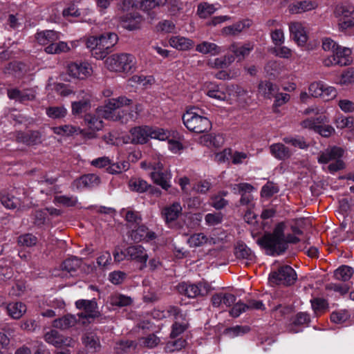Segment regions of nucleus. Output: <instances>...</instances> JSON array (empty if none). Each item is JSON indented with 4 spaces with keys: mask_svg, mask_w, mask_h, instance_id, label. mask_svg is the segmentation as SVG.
Returning <instances> with one entry per match:
<instances>
[{
    "mask_svg": "<svg viewBox=\"0 0 354 354\" xmlns=\"http://www.w3.org/2000/svg\"><path fill=\"white\" fill-rule=\"evenodd\" d=\"M285 224L278 223L272 233L266 234L257 240V243L266 250L268 254L279 255L283 253L287 248L288 243H297L299 239L295 234H301L302 232L297 227H292V231L294 234H284Z\"/></svg>",
    "mask_w": 354,
    "mask_h": 354,
    "instance_id": "nucleus-1",
    "label": "nucleus"
},
{
    "mask_svg": "<svg viewBox=\"0 0 354 354\" xmlns=\"http://www.w3.org/2000/svg\"><path fill=\"white\" fill-rule=\"evenodd\" d=\"M194 109L188 110L182 117L183 124L190 131L196 133H201L209 131L212 128V123L209 120L204 116L200 115L193 111Z\"/></svg>",
    "mask_w": 354,
    "mask_h": 354,
    "instance_id": "nucleus-2",
    "label": "nucleus"
},
{
    "mask_svg": "<svg viewBox=\"0 0 354 354\" xmlns=\"http://www.w3.org/2000/svg\"><path fill=\"white\" fill-rule=\"evenodd\" d=\"M134 59L130 54H113L106 59L105 65L111 71L129 73L134 67Z\"/></svg>",
    "mask_w": 354,
    "mask_h": 354,
    "instance_id": "nucleus-3",
    "label": "nucleus"
},
{
    "mask_svg": "<svg viewBox=\"0 0 354 354\" xmlns=\"http://www.w3.org/2000/svg\"><path fill=\"white\" fill-rule=\"evenodd\" d=\"M297 279L295 270L290 266H279L277 270L272 271L269 274V282L272 285L289 286L293 285Z\"/></svg>",
    "mask_w": 354,
    "mask_h": 354,
    "instance_id": "nucleus-4",
    "label": "nucleus"
},
{
    "mask_svg": "<svg viewBox=\"0 0 354 354\" xmlns=\"http://www.w3.org/2000/svg\"><path fill=\"white\" fill-rule=\"evenodd\" d=\"M172 316L174 317V323L171 325V330L169 335L170 338L174 339L189 327V319L186 312L182 311L177 307L171 308Z\"/></svg>",
    "mask_w": 354,
    "mask_h": 354,
    "instance_id": "nucleus-5",
    "label": "nucleus"
},
{
    "mask_svg": "<svg viewBox=\"0 0 354 354\" xmlns=\"http://www.w3.org/2000/svg\"><path fill=\"white\" fill-rule=\"evenodd\" d=\"M118 41V37L114 32H105L100 35L98 48L94 50V57L97 59L106 57Z\"/></svg>",
    "mask_w": 354,
    "mask_h": 354,
    "instance_id": "nucleus-6",
    "label": "nucleus"
},
{
    "mask_svg": "<svg viewBox=\"0 0 354 354\" xmlns=\"http://www.w3.org/2000/svg\"><path fill=\"white\" fill-rule=\"evenodd\" d=\"M351 55V50L350 48L339 46L333 55L324 59L323 64L327 67L335 65L346 66L350 64L352 61Z\"/></svg>",
    "mask_w": 354,
    "mask_h": 354,
    "instance_id": "nucleus-7",
    "label": "nucleus"
},
{
    "mask_svg": "<svg viewBox=\"0 0 354 354\" xmlns=\"http://www.w3.org/2000/svg\"><path fill=\"white\" fill-rule=\"evenodd\" d=\"M112 102L110 100L102 106H99L96 109V113L99 117L111 120L113 121H120L122 123H126L129 119L133 118V113H129L128 115H120L119 113L116 112L115 106H111Z\"/></svg>",
    "mask_w": 354,
    "mask_h": 354,
    "instance_id": "nucleus-8",
    "label": "nucleus"
},
{
    "mask_svg": "<svg viewBox=\"0 0 354 354\" xmlns=\"http://www.w3.org/2000/svg\"><path fill=\"white\" fill-rule=\"evenodd\" d=\"M179 291L183 292L189 298H196L198 296H205L210 290V286L207 283H182L179 285Z\"/></svg>",
    "mask_w": 354,
    "mask_h": 354,
    "instance_id": "nucleus-9",
    "label": "nucleus"
},
{
    "mask_svg": "<svg viewBox=\"0 0 354 354\" xmlns=\"http://www.w3.org/2000/svg\"><path fill=\"white\" fill-rule=\"evenodd\" d=\"M15 140L17 142L27 146L38 145L42 143V134L36 130L19 131L15 133Z\"/></svg>",
    "mask_w": 354,
    "mask_h": 354,
    "instance_id": "nucleus-10",
    "label": "nucleus"
},
{
    "mask_svg": "<svg viewBox=\"0 0 354 354\" xmlns=\"http://www.w3.org/2000/svg\"><path fill=\"white\" fill-rule=\"evenodd\" d=\"M75 306L79 310H83V313L79 314L82 318H96L100 316V313L97 310V304L95 299L86 300L80 299L75 302Z\"/></svg>",
    "mask_w": 354,
    "mask_h": 354,
    "instance_id": "nucleus-11",
    "label": "nucleus"
},
{
    "mask_svg": "<svg viewBox=\"0 0 354 354\" xmlns=\"http://www.w3.org/2000/svg\"><path fill=\"white\" fill-rule=\"evenodd\" d=\"M154 131L152 128L145 126L144 127H134L131 129L129 139L133 144H145L150 138H153L152 134Z\"/></svg>",
    "mask_w": 354,
    "mask_h": 354,
    "instance_id": "nucleus-12",
    "label": "nucleus"
},
{
    "mask_svg": "<svg viewBox=\"0 0 354 354\" xmlns=\"http://www.w3.org/2000/svg\"><path fill=\"white\" fill-rule=\"evenodd\" d=\"M91 67L86 62H73L68 64V74L77 79L83 80L91 73Z\"/></svg>",
    "mask_w": 354,
    "mask_h": 354,
    "instance_id": "nucleus-13",
    "label": "nucleus"
},
{
    "mask_svg": "<svg viewBox=\"0 0 354 354\" xmlns=\"http://www.w3.org/2000/svg\"><path fill=\"white\" fill-rule=\"evenodd\" d=\"M171 175L168 167L158 161L156 162V185H160L163 189L167 190L170 187Z\"/></svg>",
    "mask_w": 354,
    "mask_h": 354,
    "instance_id": "nucleus-14",
    "label": "nucleus"
},
{
    "mask_svg": "<svg viewBox=\"0 0 354 354\" xmlns=\"http://www.w3.org/2000/svg\"><path fill=\"white\" fill-rule=\"evenodd\" d=\"M290 36L299 46L306 44L308 40V35L305 28L300 22H291L289 24Z\"/></svg>",
    "mask_w": 354,
    "mask_h": 354,
    "instance_id": "nucleus-15",
    "label": "nucleus"
},
{
    "mask_svg": "<svg viewBox=\"0 0 354 354\" xmlns=\"http://www.w3.org/2000/svg\"><path fill=\"white\" fill-rule=\"evenodd\" d=\"M344 149L341 147L333 146L328 147L321 151L318 156V162L321 164H327L330 161L341 158L344 155Z\"/></svg>",
    "mask_w": 354,
    "mask_h": 354,
    "instance_id": "nucleus-16",
    "label": "nucleus"
},
{
    "mask_svg": "<svg viewBox=\"0 0 354 354\" xmlns=\"http://www.w3.org/2000/svg\"><path fill=\"white\" fill-rule=\"evenodd\" d=\"M253 189V186L247 183L235 184L232 187V190L234 194L241 195L240 204L242 205H248L252 202L253 196L250 192Z\"/></svg>",
    "mask_w": 354,
    "mask_h": 354,
    "instance_id": "nucleus-17",
    "label": "nucleus"
},
{
    "mask_svg": "<svg viewBox=\"0 0 354 354\" xmlns=\"http://www.w3.org/2000/svg\"><path fill=\"white\" fill-rule=\"evenodd\" d=\"M46 342L54 345L56 347H61L62 346H70L72 339L69 337H66L60 334L57 330L52 329L44 335Z\"/></svg>",
    "mask_w": 354,
    "mask_h": 354,
    "instance_id": "nucleus-18",
    "label": "nucleus"
},
{
    "mask_svg": "<svg viewBox=\"0 0 354 354\" xmlns=\"http://www.w3.org/2000/svg\"><path fill=\"white\" fill-rule=\"evenodd\" d=\"M126 254L130 259L142 263L140 269H142L143 266H145L148 255L143 247L141 245H132L129 246L126 249Z\"/></svg>",
    "mask_w": 354,
    "mask_h": 354,
    "instance_id": "nucleus-19",
    "label": "nucleus"
},
{
    "mask_svg": "<svg viewBox=\"0 0 354 354\" xmlns=\"http://www.w3.org/2000/svg\"><path fill=\"white\" fill-rule=\"evenodd\" d=\"M122 26L129 30H133L139 28L141 22V16L137 12L127 13L119 17Z\"/></svg>",
    "mask_w": 354,
    "mask_h": 354,
    "instance_id": "nucleus-20",
    "label": "nucleus"
},
{
    "mask_svg": "<svg viewBox=\"0 0 354 354\" xmlns=\"http://www.w3.org/2000/svg\"><path fill=\"white\" fill-rule=\"evenodd\" d=\"M182 212V207L180 203L175 202L166 206L162 210V215L167 223L176 220Z\"/></svg>",
    "mask_w": 354,
    "mask_h": 354,
    "instance_id": "nucleus-21",
    "label": "nucleus"
},
{
    "mask_svg": "<svg viewBox=\"0 0 354 354\" xmlns=\"http://www.w3.org/2000/svg\"><path fill=\"white\" fill-rule=\"evenodd\" d=\"M196 50L202 54H208L212 56L218 55L223 52L222 47L206 41L196 45Z\"/></svg>",
    "mask_w": 354,
    "mask_h": 354,
    "instance_id": "nucleus-22",
    "label": "nucleus"
},
{
    "mask_svg": "<svg viewBox=\"0 0 354 354\" xmlns=\"http://www.w3.org/2000/svg\"><path fill=\"white\" fill-rule=\"evenodd\" d=\"M251 26V21L245 19L241 21H238L231 26H226L223 28L222 33L227 36L238 35L245 28Z\"/></svg>",
    "mask_w": 354,
    "mask_h": 354,
    "instance_id": "nucleus-23",
    "label": "nucleus"
},
{
    "mask_svg": "<svg viewBox=\"0 0 354 354\" xmlns=\"http://www.w3.org/2000/svg\"><path fill=\"white\" fill-rule=\"evenodd\" d=\"M130 236L136 242H140L145 239L149 241L154 238V232H149L145 225H139L136 230H131Z\"/></svg>",
    "mask_w": 354,
    "mask_h": 354,
    "instance_id": "nucleus-24",
    "label": "nucleus"
},
{
    "mask_svg": "<svg viewBox=\"0 0 354 354\" xmlns=\"http://www.w3.org/2000/svg\"><path fill=\"white\" fill-rule=\"evenodd\" d=\"M129 187L131 191L139 193H143L149 191L150 194H153L154 191L151 185L148 184L147 181L139 178H131L129 181Z\"/></svg>",
    "mask_w": 354,
    "mask_h": 354,
    "instance_id": "nucleus-25",
    "label": "nucleus"
},
{
    "mask_svg": "<svg viewBox=\"0 0 354 354\" xmlns=\"http://www.w3.org/2000/svg\"><path fill=\"white\" fill-rule=\"evenodd\" d=\"M169 43L170 46L178 50H187L194 46V41L181 36L171 37Z\"/></svg>",
    "mask_w": 354,
    "mask_h": 354,
    "instance_id": "nucleus-26",
    "label": "nucleus"
},
{
    "mask_svg": "<svg viewBox=\"0 0 354 354\" xmlns=\"http://www.w3.org/2000/svg\"><path fill=\"white\" fill-rule=\"evenodd\" d=\"M318 6L314 1H297L290 6V10L292 13H301L315 9Z\"/></svg>",
    "mask_w": 354,
    "mask_h": 354,
    "instance_id": "nucleus-27",
    "label": "nucleus"
},
{
    "mask_svg": "<svg viewBox=\"0 0 354 354\" xmlns=\"http://www.w3.org/2000/svg\"><path fill=\"white\" fill-rule=\"evenodd\" d=\"M76 323V317L73 315L68 314L62 317L55 319L53 322V326L56 328L66 330L74 326Z\"/></svg>",
    "mask_w": 354,
    "mask_h": 354,
    "instance_id": "nucleus-28",
    "label": "nucleus"
},
{
    "mask_svg": "<svg viewBox=\"0 0 354 354\" xmlns=\"http://www.w3.org/2000/svg\"><path fill=\"white\" fill-rule=\"evenodd\" d=\"M36 39L41 45H48L59 39V33L55 30H45L38 32Z\"/></svg>",
    "mask_w": 354,
    "mask_h": 354,
    "instance_id": "nucleus-29",
    "label": "nucleus"
},
{
    "mask_svg": "<svg viewBox=\"0 0 354 354\" xmlns=\"http://www.w3.org/2000/svg\"><path fill=\"white\" fill-rule=\"evenodd\" d=\"M6 310L12 318L18 319L26 313V306L21 302H12L7 305Z\"/></svg>",
    "mask_w": 354,
    "mask_h": 354,
    "instance_id": "nucleus-30",
    "label": "nucleus"
},
{
    "mask_svg": "<svg viewBox=\"0 0 354 354\" xmlns=\"http://www.w3.org/2000/svg\"><path fill=\"white\" fill-rule=\"evenodd\" d=\"M270 150L272 155L279 160H285L291 156L289 149L281 143L272 145Z\"/></svg>",
    "mask_w": 354,
    "mask_h": 354,
    "instance_id": "nucleus-31",
    "label": "nucleus"
},
{
    "mask_svg": "<svg viewBox=\"0 0 354 354\" xmlns=\"http://www.w3.org/2000/svg\"><path fill=\"white\" fill-rule=\"evenodd\" d=\"M109 302L112 306L124 307L132 304V299L130 297L120 293H114L109 297Z\"/></svg>",
    "mask_w": 354,
    "mask_h": 354,
    "instance_id": "nucleus-32",
    "label": "nucleus"
},
{
    "mask_svg": "<svg viewBox=\"0 0 354 354\" xmlns=\"http://www.w3.org/2000/svg\"><path fill=\"white\" fill-rule=\"evenodd\" d=\"M259 93L264 97L270 99L276 93L278 92L279 89L275 84H273L270 82H261L258 86Z\"/></svg>",
    "mask_w": 354,
    "mask_h": 354,
    "instance_id": "nucleus-33",
    "label": "nucleus"
},
{
    "mask_svg": "<svg viewBox=\"0 0 354 354\" xmlns=\"http://www.w3.org/2000/svg\"><path fill=\"white\" fill-rule=\"evenodd\" d=\"M253 48L254 46L250 43L242 46L232 44L230 46L231 51L239 59V60H241L248 56Z\"/></svg>",
    "mask_w": 354,
    "mask_h": 354,
    "instance_id": "nucleus-34",
    "label": "nucleus"
},
{
    "mask_svg": "<svg viewBox=\"0 0 354 354\" xmlns=\"http://www.w3.org/2000/svg\"><path fill=\"white\" fill-rule=\"evenodd\" d=\"M82 342L89 349L97 351L100 347V339L93 332H87L82 337Z\"/></svg>",
    "mask_w": 354,
    "mask_h": 354,
    "instance_id": "nucleus-35",
    "label": "nucleus"
},
{
    "mask_svg": "<svg viewBox=\"0 0 354 354\" xmlns=\"http://www.w3.org/2000/svg\"><path fill=\"white\" fill-rule=\"evenodd\" d=\"M353 268L348 266H341L334 272V277L337 280L347 281L349 280L353 274Z\"/></svg>",
    "mask_w": 354,
    "mask_h": 354,
    "instance_id": "nucleus-36",
    "label": "nucleus"
},
{
    "mask_svg": "<svg viewBox=\"0 0 354 354\" xmlns=\"http://www.w3.org/2000/svg\"><path fill=\"white\" fill-rule=\"evenodd\" d=\"M187 345V342L183 338H178L174 340L169 341L164 346V350L167 353H173L180 351L185 348Z\"/></svg>",
    "mask_w": 354,
    "mask_h": 354,
    "instance_id": "nucleus-37",
    "label": "nucleus"
},
{
    "mask_svg": "<svg viewBox=\"0 0 354 354\" xmlns=\"http://www.w3.org/2000/svg\"><path fill=\"white\" fill-rule=\"evenodd\" d=\"M206 94L212 98L216 99L217 100L223 101L227 98L226 93L222 91L219 86L210 84L207 86V89L206 91Z\"/></svg>",
    "mask_w": 354,
    "mask_h": 354,
    "instance_id": "nucleus-38",
    "label": "nucleus"
},
{
    "mask_svg": "<svg viewBox=\"0 0 354 354\" xmlns=\"http://www.w3.org/2000/svg\"><path fill=\"white\" fill-rule=\"evenodd\" d=\"M70 48L67 44L64 41L52 42L45 48V51L48 54H59L67 52Z\"/></svg>",
    "mask_w": 354,
    "mask_h": 354,
    "instance_id": "nucleus-39",
    "label": "nucleus"
},
{
    "mask_svg": "<svg viewBox=\"0 0 354 354\" xmlns=\"http://www.w3.org/2000/svg\"><path fill=\"white\" fill-rule=\"evenodd\" d=\"M82 264L80 259L73 257L66 259L62 264L61 268L62 270H65L68 273L75 272Z\"/></svg>",
    "mask_w": 354,
    "mask_h": 354,
    "instance_id": "nucleus-40",
    "label": "nucleus"
},
{
    "mask_svg": "<svg viewBox=\"0 0 354 354\" xmlns=\"http://www.w3.org/2000/svg\"><path fill=\"white\" fill-rule=\"evenodd\" d=\"M234 254L238 259H243L251 261L253 259V254L249 248L244 243H238L235 248Z\"/></svg>",
    "mask_w": 354,
    "mask_h": 354,
    "instance_id": "nucleus-41",
    "label": "nucleus"
},
{
    "mask_svg": "<svg viewBox=\"0 0 354 354\" xmlns=\"http://www.w3.org/2000/svg\"><path fill=\"white\" fill-rule=\"evenodd\" d=\"M91 107L90 100L84 98L72 103V113L73 115H79L87 111Z\"/></svg>",
    "mask_w": 354,
    "mask_h": 354,
    "instance_id": "nucleus-42",
    "label": "nucleus"
},
{
    "mask_svg": "<svg viewBox=\"0 0 354 354\" xmlns=\"http://www.w3.org/2000/svg\"><path fill=\"white\" fill-rule=\"evenodd\" d=\"M212 239H208L203 233L194 234L188 239V243L190 247H200L208 242H211Z\"/></svg>",
    "mask_w": 354,
    "mask_h": 354,
    "instance_id": "nucleus-43",
    "label": "nucleus"
},
{
    "mask_svg": "<svg viewBox=\"0 0 354 354\" xmlns=\"http://www.w3.org/2000/svg\"><path fill=\"white\" fill-rule=\"evenodd\" d=\"M354 8L351 5H339L335 10V15L339 19L353 17Z\"/></svg>",
    "mask_w": 354,
    "mask_h": 354,
    "instance_id": "nucleus-44",
    "label": "nucleus"
},
{
    "mask_svg": "<svg viewBox=\"0 0 354 354\" xmlns=\"http://www.w3.org/2000/svg\"><path fill=\"white\" fill-rule=\"evenodd\" d=\"M46 115L53 119H61L67 114V110L62 106H49L46 109Z\"/></svg>",
    "mask_w": 354,
    "mask_h": 354,
    "instance_id": "nucleus-45",
    "label": "nucleus"
},
{
    "mask_svg": "<svg viewBox=\"0 0 354 354\" xmlns=\"http://www.w3.org/2000/svg\"><path fill=\"white\" fill-rule=\"evenodd\" d=\"M216 8L213 4L203 2L198 5L197 14L201 18L205 19L216 11Z\"/></svg>",
    "mask_w": 354,
    "mask_h": 354,
    "instance_id": "nucleus-46",
    "label": "nucleus"
},
{
    "mask_svg": "<svg viewBox=\"0 0 354 354\" xmlns=\"http://www.w3.org/2000/svg\"><path fill=\"white\" fill-rule=\"evenodd\" d=\"M97 115H92L87 114L85 115L84 120L88 124V127L93 131H98L103 127V121L100 119Z\"/></svg>",
    "mask_w": 354,
    "mask_h": 354,
    "instance_id": "nucleus-47",
    "label": "nucleus"
},
{
    "mask_svg": "<svg viewBox=\"0 0 354 354\" xmlns=\"http://www.w3.org/2000/svg\"><path fill=\"white\" fill-rule=\"evenodd\" d=\"M37 238L32 234H24L19 236L17 239V243L21 246L31 247L36 245Z\"/></svg>",
    "mask_w": 354,
    "mask_h": 354,
    "instance_id": "nucleus-48",
    "label": "nucleus"
},
{
    "mask_svg": "<svg viewBox=\"0 0 354 354\" xmlns=\"http://www.w3.org/2000/svg\"><path fill=\"white\" fill-rule=\"evenodd\" d=\"M138 344L135 343L133 341H120L117 343L115 349L117 353H122L129 351L131 349L136 350Z\"/></svg>",
    "mask_w": 354,
    "mask_h": 354,
    "instance_id": "nucleus-49",
    "label": "nucleus"
},
{
    "mask_svg": "<svg viewBox=\"0 0 354 354\" xmlns=\"http://www.w3.org/2000/svg\"><path fill=\"white\" fill-rule=\"evenodd\" d=\"M323 88H324V82L321 81L315 82L310 84L308 91L312 97H322L323 94Z\"/></svg>",
    "mask_w": 354,
    "mask_h": 354,
    "instance_id": "nucleus-50",
    "label": "nucleus"
},
{
    "mask_svg": "<svg viewBox=\"0 0 354 354\" xmlns=\"http://www.w3.org/2000/svg\"><path fill=\"white\" fill-rule=\"evenodd\" d=\"M250 328L246 326H236L225 329V333L231 337L239 336L249 332Z\"/></svg>",
    "mask_w": 354,
    "mask_h": 354,
    "instance_id": "nucleus-51",
    "label": "nucleus"
},
{
    "mask_svg": "<svg viewBox=\"0 0 354 354\" xmlns=\"http://www.w3.org/2000/svg\"><path fill=\"white\" fill-rule=\"evenodd\" d=\"M248 310V307L245 304L243 303L241 300L235 301L232 308L230 310V316L233 317H238L241 314Z\"/></svg>",
    "mask_w": 354,
    "mask_h": 354,
    "instance_id": "nucleus-52",
    "label": "nucleus"
},
{
    "mask_svg": "<svg viewBox=\"0 0 354 354\" xmlns=\"http://www.w3.org/2000/svg\"><path fill=\"white\" fill-rule=\"evenodd\" d=\"M223 221V214L218 213H209L205 216V221L207 225L214 226L220 224Z\"/></svg>",
    "mask_w": 354,
    "mask_h": 354,
    "instance_id": "nucleus-53",
    "label": "nucleus"
},
{
    "mask_svg": "<svg viewBox=\"0 0 354 354\" xmlns=\"http://www.w3.org/2000/svg\"><path fill=\"white\" fill-rule=\"evenodd\" d=\"M283 140L284 142L290 144L291 145L299 149H305L308 147V145L302 137H286Z\"/></svg>",
    "mask_w": 354,
    "mask_h": 354,
    "instance_id": "nucleus-54",
    "label": "nucleus"
},
{
    "mask_svg": "<svg viewBox=\"0 0 354 354\" xmlns=\"http://www.w3.org/2000/svg\"><path fill=\"white\" fill-rule=\"evenodd\" d=\"M140 8L147 13L151 19L154 18L155 0H143L140 3Z\"/></svg>",
    "mask_w": 354,
    "mask_h": 354,
    "instance_id": "nucleus-55",
    "label": "nucleus"
},
{
    "mask_svg": "<svg viewBox=\"0 0 354 354\" xmlns=\"http://www.w3.org/2000/svg\"><path fill=\"white\" fill-rule=\"evenodd\" d=\"M129 166L128 162H123L122 163H111L106 167V171L111 174H117L121 173L122 171L127 169Z\"/></svg>",
    "mask_w": 354,
    "mask_h": 354,
    "instance_id": "nucleus-56",
    "label": "nucleus"
},
{
    "mask_svg": "<svg viewBox=\"0 0 354 354\" xmlns=\"http://www.w3.org/2000/svg\"><path fill=\"white\" fill-rule=\"evenodd\" d=\"M112 104H111L113 106H115V110L123 107L124 106H130L133 104V100L131 99L127 98L125 96H120L117 98L110 99Z\"/></svg>",
    "mask_w": 354,
    "mask_h": 354,
    "instance_id": "nucleus-57",
    "label": "nucleus"
},
{
    "mask_svg": "<svg viewBox=\"0 0 354 354\" xmlns=\"http://www.w3.org/2000/svg\"><path fill=\"white\" fill-rule=\"evenodd\" d=\"M1 202L3 206L8 209H15L19 205V200L10 195H3L1 197Z\"/></svg>",
    "mask_w": 354,
    "mask_h": 354,
    "instance_id": "nucleus-58",
    "label": "nucleus"
},
{
    "mask_svg": "<svg viewBox=\"0 0 354 354\" xmlns=\"http://www.w3.org/2000/svg\"><path fill=\"white\" fill-rule=\"evenodd\" d=\"M176 28L175 24L170 20H163L158 25V30L164 33L174 32Z\"/></svg>",
    "mask_w": 354,
    "mask_h": 354,
    "instance_id": "nucleus-59",
    "label": "nucleus"
},
{
    "mask_svg": "<svg viewBox=\"0 0 354 354\" xmlns=\"http://www.w3.org/2000/svg\"><path fill=\"white\" fill-rule=\"evenodd\" d=\"M279 192V189L272 183H268L261 189V196L270 198Z\"/></svg>",
    "mask_w": 354,
    "mask_h": 354,
    "instance_id": "nucleus-60",
    "label": "nucleus"
},
{
    "mask_svg": "<svg viewBox=\"0 0 354 354\" xmlns=\"http://www.w3.org/2000/svg\"><path fill=\"white\" fill-rule=\"evenodd\" d=\"M54 201L66 207H73L77 203V200L75 198L66 196H56L54 198Z\"/></svg>",
    "mask_w": 354,
    "mask_h": 354,
    "instance_id": "nucleus-61",
    "label": "nucleus"
},
{
    "mask_svg": "<svg viewBox=\"0 0 354 354\" xmlns=\"http://www.w3.org/2000/svg\"><path fill=\"white\" fill-rule=\"evenodd\" d=\"M310 316L306 313H298L292 320L294 326H301L310 322Z\"/></svg>",
    "mask_w": 354,
    "mask_h": 354,
    "instance_id": "nucleus-62",
    "label": "nucleus"
},
{
    "mask_svg": "<svg viewBox=\"0 0 354 354\" xmlns=\"http://www.w3.org/2000/svg\"><path fill=\"white\" fill-rule=\"evenodd\" d=\"M82 183L85 186H93L97 185L100 183V178L93 174H87L81 178Z\"/></svg>",
    "mask_w": 354,
    "mask_h": 354,
    "instance_id": "nucleus-63",
    "label": "nucleus"
},
{
    "mask_svg": "<svg viewBox=\"0 0 354 354\" xmlns=\"http://www.w3.org/2000/svg\"><path fill=\"white\" fill-rule=\"evenodd\" d=\"M354 82V69L348 68L341 75L340 84H348Z\"/></svg>",
    "mask_w": 354,
    "mask_h": 354,
    "instance_id": "nucleus-64",
    "label": "nucleus"
}]
</instances>
